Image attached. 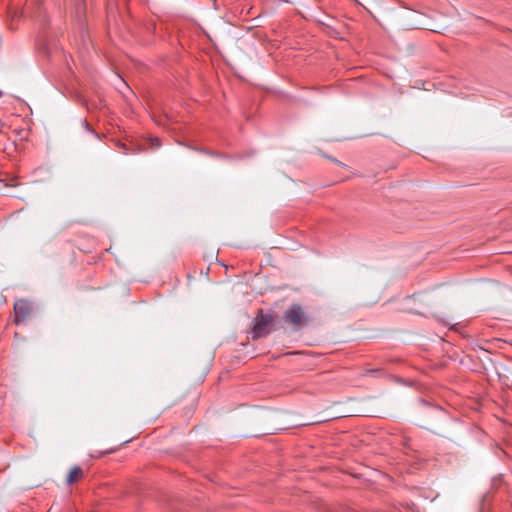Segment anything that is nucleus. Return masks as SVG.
I'll return each mask as SVG.
<instances>
[{
	"label": "nucleus",
	"instance_id": "nucleus-1",
	"mask_svg": "<svg viewBox=\"0 0 512 512\" xmlns=\"http://www.w3.org/2000/svg\"><path fill=\"white\" fill-rule=\"evenodd\" d=\"M274 324V317L270 313H264L260 310L256 317L253 319V326L251 330L252 339L256 340L267 336Z\"/></svg>",
	"mask_w": 512,
	"mask_h": 512
},
{
	"label": "nucleus",
	"instance_id": "nucleus-2",
	"mask_svg": "<svg viewBox=\"0 0 512 512\" xmlns=\"http://www.w3.org/2000/svg\"><path fill=\"white\" fill-rule=\"evenodd\" d=\"M283 320L291 325L294 330H299L308 322L303 308L299 304H292L283 314Z\"/></svg>",
	"mask_w": 512,
	"mask_h": 512
},
{
	"label": "nucleus",
	"instance_id": "nucleus-3",
	"mask_svg": "<svg viewBox=\"0 0 512 512\" xmlns=\"http://www.w3.org/2000/svg\"><path fill=\"white\" fill-rule=\"evenodd\" d=\"M14 323L20 325L29 320L33 315V305L26 299H19L14 303Z\"/></svg>",
	"mask_w": 512,
	"mask_h": 512
},
{
	"label": "nucleus",
	"instance_id": "nucleus-4",
	"mask_svg": "<svg viewBox=\"0 0 512 512\" xmlns=\"http://www.w3.org/2000/svg\"><path fill=\"white\" fill-rule=\"evenodd\" d=\"M83 477V470L79 467V466H74L68 476H67V484L71 485L77 481H79L80 479H82Z\"/></svg>",
	"mask_w": 512,
	"mask_h": 512
},
{
	"label": "nucleus",
	"instance_id": "nucleus-5",
	"mask_svg": "<svg viewBox=\"0 0 512 512\" xmlns=\"http://www.w3.org/2000/svg\"><path fill=\"white\" fill-rule=\"evenodd\" d=\"M400 440H401L400 442H392V443H390V445H404V446L412 445L411 439L409 437L402 436L400 438Z\"/></svg>",
	"mask_w": 512,
	"mask_h": 512
},
{
	"label": "nucleus",
	"instance_id": "nucleus-6",
	"mask_svg": "<svg viewBox=\"0 0 512 512\" xmlns=\"http://www.w3.org/2000/svg\"><path fill=\"white\" fill-rule=\"evenodd\" d=\"M105 454H106L105 452H99V453H97V454H95V455H94V454H91V457H92V458H100V457H102V456H103V455H105Z\"/></svg>",
	"mask_w": 512,
	"mask_h": 512
},
{
	"label": "nucleus",
	"instance_id": "nucleus-7",
	"mask_svg": "<svg viewBox=\"0 0 512 512\" xmlns=\"http://www.w3.org/2000/svg\"><path fill=\"white\" fill-rule=\"evenodd\" d=\"M153 141V145H155L156 147L160 146V140L158 138H155Z\"/></svg>",
	"mask_w": 512,
	"mask_h": 512
},
{
	"label": "nucleus",
	"instance_id": "nucleus-8",
	"mask_svg": "<svg viewBox=\"0 0 512 512\" xmlns=\"http://www.w3.org/2000/svg\"><path fill=\"white\" fill-rule=\"evenodd\" d=\"M84 125H85L86 129L90 130V128H89V124H88V122H87V121H84Z\"/></svg>",
	"mask_w": 512,
	"mask_h": 512
},
{
	"label": "nucleus",
	"instance_id": "nucleus-9",
	"mask_svg": "<svg viewBox=\"0 0 512 512\" xmlns=\"http://www.w3.org/2000/svg\"><path fill=\"white\" fill-rule=\"evenodd\" d=\"M378 372V370H367V373H375Z\"/></svg>",
	"mask_w": 512,
	"mask_h": 512
}]
</instances>
